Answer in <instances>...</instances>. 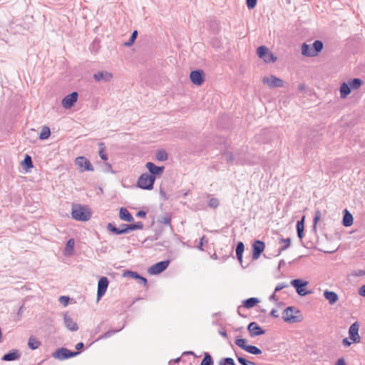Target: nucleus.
<instances>
[{"label": "nucleus", "mask_w": 365, "mask_h": 365, "mask_svg": "<svg viewBox=\"0 0 365 365\" xmlns=\"http://www.w3.org/2000/svg\"><path fill=\"white\" fill-rule=\"evenodd\" d=\"M256 52L258 57L265 63H274L277 60V56L265 46H259Z\"/></svg>", "instance_id": "obj_5"}, {"label": "nucleus", "mask_w": 365, "mask_h": 365, "mask_svg": "<svg viewBox=\"0 0 365 365\" xmlns=\"http://www.w3.org/2000/svg\"><path fill=\"white\" fill-rule=\"evenodd\" d=\"M220 205V201L218 199L212 197L208 201V205L209 207L212 208H217Z\"/></svg>", "instance_id": "obj_43"}, {"label": "nucleus", "mask_w": 365, "mask_h": 365, "mask_svg": "<svg viewBox=\"0 0 365 365\" xmlns=\"http://www.w3.org/2000/svg\"><path fill=\"white\" fill-rule=\"evenodd\" d=\"M262 83L269 89L283 88L284 86V81L272 74L264 76L262 78Z\"/></svg>", "instance_id": "obj_3"}, {"label": "nucleus", "mask_w": 365, "mask_h": 365, "mask_svg": "<svg viewBox=\"0 0 365 365\" xmlns=\"http://www.w3.org/2000/svg\"><path fill=\"white\" fill-rule=\"evenodd\" d=\"M236 345H237L239 347L242 349L243 350L246 351L247 350L250 345L247 344V341L245 339H237L235 341Z\"/></svg>", "instance_id": "obj_36"}, {"label": "nucleus", "mask_w": 365, "mask_h": 365, "mask_svg": "<svg viewBox=\"0 0 365 365\" xmlns=\"http://www.w3.org/2000/svg\"><path fill=\"white\" fill-rule=\"evenodd\" d=\"M108 279L106 277H102L100 278L98 283V291H97V300L99 301L100 299L105 294L106 292L107 288L108 287Z\"/></svg>", "instance_id": "obj_12"}, {"label": "nucleus", "mask_w": 365, "mask_h": 365, "mask_svg": "<svg viewBox=\"0 0 365 365\" xmlns=\"http://www.w3.org/2000/svg\"><path fill=\"white\" fill-rule=\"evenodd\" d=\"M20 354L18 350H13L12 351L5 354L2 359L4 361H14L19 359Z\"/></svg>", "instance_id": "obj_26"}, {"label": "nucleus", "mask_w": 365, "mask_h": 365, "mask_svg": "<svg viewBox=\"0 0 365 365\" xmlns=\"http://www.w3.org/2000/svg\"><path fill=\"white\" fill-rule=\"evenodd\" d=\"M113 78V73L107 71H102L93 75V78L97 82H110L112 81Z\"/></svg>", "instance_id": "obj_14"}, {"label": "nucleus", "mask_w": 365, "mask_h": 365, "mask_svg": "<svg viewBox=\"0 0 365 365\" xmlns=\"http://www.w3.org/2000/svg\"><path fill=\"white\" fill-rule=\"evenodd\" d=\"M287 287V284H279L275 288V292H278V291H280L281 289H282L284 287Z\"/></svg>", "instance_id": "obj_53"}, {"label": "nucleus", "mask_w": 365, "mask_h": 365, "mask_svg": "<svg viewBox=\"0 0 365 365\" xmlns=\"http://www.w3.org/2000/svg\"><path fill=\"white\" fill-rule=\"evenodd\" d=\"M83 347V344L82 342H79L76 344V349L78 350L81 349Z\"/></svg>", "instance_id": "obj_59"}, {"label": "nucleus", "mask_w": 365, "mask_h": 365, "mask_svg": "<svg viewBox=\"0 0 365 365\" xmlns=\"http://www.w3.org/2000/svg\"><path fill=\"white\" fill-rule=\"evenodd\" d=\"M334 365H347L346 361L344 357L339 358Z\"/></svg>", "instance_id": "obj_47"}, {"label": "nucleus", "mask_w": 365, "mask_h": 365, "mask_svg": "<svg viewBox=\"0 0 365 365\" xmlns=\"http://www.w3.org/2000/svg\"><path fill=\"white\" fill-rule=\"evenodd\" d=\"M234 159V156L232 153H227L226 155V160L227 161H232Z\"/></svg>", "instance_id": "obj_55"}, {"label": "nucleus", "mask_w": 365, "mask_h": 365, "mask_svg": "<svg viewBox=\"0 0 365 365\" xmlns=\"http://www.w3.org/2000/svg\"><path fill=\"white\" fill-rule=\"evenodd\" d=\"M51 135V130H50V128L48 127V126H43L42 128H41V133H40V135H39V138L40 140H46V139H48Z\"/></svg>", "instance_id": "obj_31"}, {"label": "nucleus", "mask_w": 365, "mask_h": 365, "mask_svg": "<svg viewBox=\"0 0 365 365\" xmlns=\"http://www.w3.org/2000/svg\"><path fill=\"white\" fill-rule=\"evenodd\" d=\"M304 219L305 217L303 216L302 220L297 224V235L300 239H302L304 237Z\"/></svg>", "instance_id": "obj_29"}, {"label": "nucleus", "mask_w": 365, "mask_h": 365, "mask_svg": "<svg viewBox=\"0 0 365 365\" xmlns=\"http://www.w3.org/2000/svg\"><path fill=\"white\" fill-rule=\"evenodd\" d=\"M247 329L252 336H256L264 334V331L261 329L259 326L255 322H251L247 327Z\"/></svg>", "instance_id": "obj_18"}, {"label": "nucleus", "mask_w": 365, "mask_h": 365, "mask_svg": "<svg viewBox=\"0 0 365 365\" xmlns=\"http://www.w3.org/2000/svg\"><path fill=\"white\" fill-rule=\"evenodd\" d=\"M77 352H72L66 348H60L56 350L53 354L52 356L59 360H63L68 359L77 355Z\"/></svg>", "instance_id": "obj_9"}, {"label": "nucleus", "mask_w": 365, "mask_h": 365, "mask_svg": "<svg viewBox=\"0 0 365 365\" xmlns=\"http://www.w3.org/2000/svg\"><path fill=\"white\" fill-rule=\"evenodd\" d=\"M58 301L61 304H62L64 307H66L69 302V297H66V296H61L59 297Z\"/></svg>", "instance_id": "obj_45"}, {"label": "nucleus", "mask_w": 365, "mask_h": 365, "mask_svg": "<svg viewBox=\"0 0 365 365\" xmlns=\"http://www.w3.org/2000/svg\"><path fill=\"white\" fill-rule=\"evenodd\" d=\"M351 93V90L346 82L341 83L339 87L340 98L341 99H346L349 95Z\"/></svg>", "instance_id": "obj_22"}, {"label": "nucleus", "mask_w": 365, "mask_h": 365, "mask_svg": "<svg viewBox=\"0 0 365 365\" xmlns=\"http://www.w3.org/2000/svg\"><path fill=\"white\" fill-rule=\"evenodd\" d=\"M282 242L285 243L284 246H283V247L282 248V250H284L285 249H287L289 246V245H290V239L289 238H287V239L282 240Z\"/></svg>", "instance_id": "obj_51"}, {"label": "nucleus", "mask_w": 365, "mask_h": 365, "mask_svg": "<svg viewBox=\"0 0 365 365\" xmlns=\"http://www.w3.org/2000/svg\"><path fill=\"white\" fill-rule=\"evenodd\" d=\"M359 324L358 322L353 323L349 329V337L354 344L360 343L361 336L359 334Z\"/></svg>", "instance_id": "obj_8"}, {"label": "nucleus", "mask_w": 365, "mask_h": 365, "mask_svg": "<svg viewBox=\"0 0 365 365\" xmlns=\"http://www.w3.org/2000/svg\"><path fill=\"white\" fill-rule=\"evenodd\" d=\"M314 51L316 52V56L318 55L319 52L323 49L324 45L321 41H315L312 44Z\"/></svg>", "instance_id": "obj_35"}, {"label": "nucleus", "mask_w": 365, "mask_h": 365, "mask_svg": "<svg viewBox=\"0 0 365 365\" xmlns=\"http://www.w3.org/2000/svg\"><path fill=\"white\" fill-rule=\"evenodd\" d=\"M155 177L145 173L140 175L137 180V186L143 190H150L153 188Z\"/></svg>", "instance_id": "obj_4"}, {"label": "nucleus", "mask_w": 365, "mask_h": 365, "mask_svg": "<svg viewBox=\"0 0 365 365\" xmlns=\"http://www.w3.org/2000/svg\"><path fill=\"white\" fill-rule=\"evenodd\" d=\"M220 365H226L225 362H222V361L220 362Z\"/></svg>", "instance_id": "obj_64"}, {"label": "nucleus", "mask_w": 365, "mask_h": 365, "mask_svg": "<svg viewBox=\"0 0 365 365\" xmlns=\"http://www.w3.org/2000/svg\"><path fill=\"white\" fill-rule=\"evenodd\" d=\"M21 165L26 172H29L34 167L31 158L29 155H26L24 160L21 162Z\"/></svg>", "instance_id": "obj_28"}, {"label": "nucleus", "mask_w": 365, "mask_h": 365, "mask_svg": "<svg viewBox=\"0 0 365 365\" xmlns=\"http://www.w3.org/2000/svg\"><path fill=\"white\" fill-rule=\"evenodd\" d=\"M225 362L226 364H230V365H232L235 363L233 359L231 358L225 359Z\"/></svg>", "instance_id": "obj_54"}, {"label": "nucleus", "mask_w": 365, "mask_h": 365, "mask_svg": "<svg viewBox=\"0 0 365 365\" xmlns=\"http://www.w3.org/2000/svg\"><path fill=\"white\" fill-rule=\"evenodd\" d=\"M352 343H353V342H352V341H351V340L349 339V338H345V339H344L342 340V344H343V346H345V347H349V346H350L351 345V344H352Z\"/></svg>", "instance_id": "obj_49"}, {"label": "nucleus", "mask_w": 365, "mask_h": 365, "mask_svg": "<svg viewBox=\"0 0 365 365\" xmlns=\"http://www.w3.org/2000/svg\"><path fill=\"white\" fill-rule=\"evenodd\" d=\"M302 54L308 57L316 56V52L314 51L313 46L305 43L302 45Z\"/></svg>", "instance_id": "obj_20"}, {"label": "nucleus", "mask_w": 365, "mask_h": 365, "mask_svg": "<svg viewBox=\"0 0 365 365\" xmlns=\"http://www.w3.org/2000/svg\"><path fill=\"white\" fill-rule=\"evenodd\" d=\"M257 0H247V5L250 9H252L256 6Z\"/></svg>", "instance_id": "obj_46"}, {"label": "nucleus", "mask_w": 365, "mask_h": 365, "mask_svg": "<svg viewBox=\"0 0 365 365\" xmlns=\"http://www.w3.org/2000/svg\"><path fill=\"white\" fill-rule=\"evenodd\" d=\"M324 297L331 305L334 304L339 299V297L336 292L329 290L324 292Z\"/></svg>", "instance_id": "obj_21"}, {"label": "nucleus", "mask_w": 365, "mask_h": 365, "mask_svg": "<svg viewBox=\"0 0 365 365\" xmlns=\"http://www.w3.org/2000/svg\"><path fill=\"white\" fill-rule=\"evenodd\" d=\"M346 83L348 84L351 91H358L364 84L363 81L358 78H349Z\"/></svg>", "instance_id": "obj_19"}, {"label": "nucleus", "mask_w": 365, "mask_h": 365, "mask_svg": "<svg viewBox=\"0 0 365 365\" xmlns=\"http://www.w3.org/2000/svg\"><path fill=\"white\" fill-rule=\"evenodd\" d=\"M155 158L159 161H165L168 160V153L164 150L157 151Z\"/></svg>", "instance_id": "obj_33"}, {"label": "nucleus", "mask_w": 365, "mask_h": 365, "mask_svg": "<svg viewBox=\"0 0 365 365\" xmlns=\"http://www.w3.org/2000/svg\"><path fill=\"white\" fill-rule=\"evenodd\" d=\"M169 261H163L158 262L148 269L150 274H158L163 272L168 266Z\"/></svg>", "instance_id": "obj_13"}, {"label": "nucleus", "mask_w": 365, "mask_h": 365, "mask_svg": "<svg viewBox=\"0 0 365 365\" xmlns=\"http://www.w3.org/2000/svg\"><path fill=\"white\" fill-rule=\"evenodd\" d=\"M141 227H142L141 222H138V224H135V225H128L126 229H128V230H135V229H140Z\"/></svg>", "instance_id": "obj_48"}, {"label": "nucleus", "mask_w": 365, "mask_h": 365, "mask_svg": "<svg viewBox=\"0 0 365 365\" xmlns=\"http://www.w3.org/2000/svg\"><path fill=\"white\" fill-rule=\"evenodd\" d=\"M258 302L257 298H250L244 302V306L246 308H251L255 306Z\"/></svg>", "instance_id": "obj_34"}, {"label": "nucleus", "mask_w": 365, "mask_h": 365, "mask_svg": "<svg viewBox=\"0 0 365 365\" xmlns=\"http://www.w3.org/2000/svg\"><path fill=\"white\" fill-rule=\"evenodd\" d=\"M247 351L250 354L259 355L262 354V351L255 346L250 345Z\"/></svg>", "instance_id": "obj_42"}, {"label": "nucleus", "mask_w": 365, "mask_h": 365, "mask_svg": "<svg viewBox=\"0 0 365 365\" xmlns=\"http://www.w3.org/2000/svg\"><path fill=\"white\" fill-rule=\"evenodd\" d=\"M265 245L263 242L257 240L252 245V258L257 259L264 251Z\"/></svg>", "instance_id": "obj_16"}, {"label": "nucleus", "mask_w": 365, "mask_h": 365, "mask_svg": "<svg viewBox=\"0 0 365 365\" xmlns=\"http://www.w3.org/2000/svg\"><path fill=\"white\" fill-rule=\"evenodd\" d=\"M78 94L77 92H73L66 96L61 101V105L65 109H70L77 102Z\"/></svg>", "instance_id": "obj_10"}, {"label": "nucleus", "mask_w": 365, "mask_h": 365, "mask_svg": "<svg viewBox=\"0 0 365 365\" xmlns=\"http://www.w3.org/2000/svg\"><path fill=\"white\" fill-rule=\"evenodd\" d=\"M244 244L242 242H239L237 244V248H236V255L237 257L238 260L242 262V253L244 252Z\"/></svg>", "instance_id": "obj_32"}, {"label": "nucleus", "mask_w": 365, "mask_h": 365, "mask_svg": "<svg viewBox=\"0 0 365 365\" xmlns=\"http://www.w3.org/2000/svg\"><path fill=\"white\" fill-rule=\"evenodd\" d=\"M237 360L242 365H257L255 362L248 361L241 356H238Z\"/></svg>", "instance_id": "obj_44"}, {"label": "nucleus", "mask_w": 365, "mask_h": 365, "mask_svg": "<svg viewBox=\"0 0 365 365\" xmlns=\"http://www.w3.org/2000/svg\"><path fill=\"white\" fill-rule=\"evenodd\" d=\"M272 314L273 316L276 317V315H275V311H272Z\"/></svg>", "instance_id": "obj_63"}, {"label": "nucleus", "mask_w": 365, "mask_h": 365, "mask_svg": "<svg viewBox=\"0 0 365 365\" xmlns=\"http://www.w3.org/2000/svg\"><path fill=\"white\" fill-rule=\"evenodd\" d=\"M220 334H221L222 336H224V337H226V336H227V334H226V332H225V331H220Z\"/></svg>", "instance_id": "obj_61"}, {"label": "nucleus", "mask_w": 365, "mask_h": 365, "mask_svg": "<svg viewBox=\"0 0 365 365\" xmlns=\"http://www.w3.org/2000/svg\"><path fill=\"white\" fill-rule=\"evenodd\" d=\"M123 275L125 277H131L133 279H138L140 283H142L144 285L146 284V282H147L146 279L138 275L136 272L128 271V272H125Z\"/></svg>", "instance_id": "obj_27"}, {"label": "nucleus", "mask_w": 365, "mask_h": 365, "mask_svg": "<svg viewBox=\"0 0 365 365\" xmlns=\"http://www.w3.org/2000/svg\"><path fill=\"white\" fill-rule=\"evenodd\" d=\"M321 217H322L321 212L319 210H316L315 215H314V220H313V222H314L313 230L315 232H317V225L318 222L320 220Z\"/></svg>", "instance_id": "obj_37"}, {"label": "nucleus", "mask_w": 365, "mask_h": 365, "mask_svg": "<svg viewBox=\"0 0 365 365\" xmlns=\"http://www.w3.org/2000/svg\"><path fill=\"white\" fill-rule=\"evenodd\" d=\"M298 91H303L306 89V86L303 83L299 84L297 87Z\"/></svg>", "instance_id": "obj_56"}, {"label": "nucleus", "mask_w": 365, "mask_h": 365, "mask_svg": "<svg viewBox=\"0 0 365 365\" xmlns=\"http://www.w3.org/2000/svg\"><path fill=\"white\" fill-rule=\"evenodd\" d=\"M75 241L73 239H70L66 245L64 249V255L66 256H71L74 252Z\"/></svg>", "instance_id": "obj_23"}, {"label": "nucleus", "mask_w": 365, "mask_h": 365, "mask_svg": "<svg viewBox=\"0 0 365 365\" xmlns=\"http://www.w3.org/2000/svg\"><path fill=\"white\" fill-rule=\"evenodd\" d=\"M170 217H162L160 220V222L161 223H163L165 225H170Z\"/></svg>", "instance_id": "obj_50"}, {"label": "nucleus", "mask_w": 365, "mask_h": 365, "mask_svg": "<svg viewBox=\"0 0 365 365\" xmlns=\"http://www.w3.org/2000/svg\"><path fill=\"white\" fill-rule=\"evenodd\" d=\"M354 221V218L352 215L347 210H344V215L343 217L342 223L345 227H349L352 225Z\"/></svg>", "instance_id": "obj_24"}, {"label": "nucleus", "mask_w": 365, "mask_h": 365, "mask_svg": "<svg viewBox=\"0 0 365 365\" xmlns=\"http://www.w3.org/2000/svg\"><path fill=\"white\" fill-rule=\"evenodd\" d=\"M213 361L210 355L207 353H205L204 359H202L200 365H212Z\"/></svg>", "instance_id": "obj_41"}, {"label": "nucleus", "mask_w": 365, "mask_h": 365, "mask_svg": "<svg viewBox=\"0 0 365 365\" xmlns=\"http://www.w3.org/2000/svg\"><path fill=\"white\" fill-rule=\"evenodd\" d=\"M108 229L115 233V234H118V235H120V234H123V233H125V232H128V229H125V230H118V228H116L115 227H114L112 224L109 223L108 225Z\"/></svg>", "instance_id": "obj_39"}, {"label": "nucleus", "mask_w": 365, "mask_h": 365, "mask_svg": "<svg viewBox=\"0 0 365 365\" xmlns=\"http://www.w3.org/2000/svg\"><path fill=\"white\" fill-rule=\"evenodd\" d=\"M64 324L68 329L71 331H76L78 329V326L76 322L67 314H64Z\"/></svg>", "instance_id": "obj_17"}, {"label": "nucleus", "mask_w": 365, "mask_h": 365, "mask_svg": "<svg viewBox=\"0 0 365 365\" xmlns=\"http://www.w3.org/2000/svg\"><path fill=\"white\" fill-rule=\"evenodd\" d=\"M119 217L121 220L126 222H132L133 221V217L130 214V212L125 208H120L119 212Z\"/></svg>", "instance_id": "obj_25"}, {"label": "nucleus", "mask_w": 365, "mask_h": 365, "mask_svg": "<svg viewBox=\"0 0 365 365\" xmlns=\"http://www.w3.org/2000/svg\"><path fill=\"white\" fill-rule=\"evenodd\" d=\"M270 299H272V300H274V301H277L278 300V298L276 295V292H274V293L270 297Z\"/></svg>", "instance_id": "obj_60"}, {"label": "nucleus", "mask_w": 365, "mask_h": 365, "mask_svg": "<svg viewBox=\"0 0 365 365\" xmlns=\"http://www.w3.org/2000/svg\"><path fill=\"white\" fill-rule=\"evenodd\" d=\"M145 215H146V213L144 211H139L137 213V216L139 217H145Z\"/></svg>", "instance_id": "obj_58"}, {"label": "nucleus", "mask_w": 365, "mask_h": 365, "mask_svg": "<svg viewBox=\"0 0 365 365\" xmlns=\"http://www.w3.org/2000/svg\"><path fill=\"white\" fill-rule=\"evenodd\" d=\"M145 168L150 172V175H153L154 177L160 176L164 170L163 166H157L154 163L151 162H148L145 164Z\"/></svg>", "instance_id": "obj_15"}, {"label": "nucleus", "mask_w": 365, "mask_h": 365, "mask_svg": "<svg viewBox=\"0 0 365 365\" xmlns=\"http://www.w3.org/2000/svg\"><path fill=\"white\" fill-rule=\"evenodd\" d=\"M191 82L197 86H200L205 81V73L202 70L193 71L190 74Z\"/></svg>", "instance_id": "obj_11"}, {"label": "nucleus", "mask_w": 365, "mask_h": 365, "mask_svg": "<svg viewBox=\"0 0 365 365\" xmlns=\"http://www.w3.org/2000/svg\"><path fill=\"white\" fill-rule=\"evenodd\" d=\"M41 342L34 336H31L29 339L28 346L30 349L34 350L39 347Z\"/></svg>", "instance_id": "obj_30"}, {"label": "nucleus", "mask_w": 365, "mask_h": 365, "mask_svg": "<svg viewBox=\"0 0 365 365\" xmlns=\"http://www.w3.org/2000/svg\"><path fill=\"white\" fill-rule=\"evenodd\" d=\"M291 285L296 289L297 294L300 296H305L309 293L306 289L308 282L302 279H293L290 282Z\"/></svg>", "instance_id": "obj_7"}, {"label": "nucleus", "mask_w": 365, "mask_h": 365, "mask_svg": "<svg viewBox=\"0 0 365 365\" xmlns=\"http://www.w3.org/2000/svg\"><path fill=\"white\" fill-rule=\"evenodd\" d=\"M137 36H138V31H134L133 32V34H132L129 41H127V42H125L123 43V45L125 46H127V47L132 46L133 44L134 41H135V39L137 38Z\"/></svg>", "instance_id": "obj_40"}, {"label": "nucleus", "mask_w": 365, "mask_h": 365, "mask_svg": "<svg viewBox=\"0 0 365 365\" xmlns=\"http://www.w3.org/2000/svg\"><path fill=\"white\" fill-rule=\"evenodd\" d=\"M99 155L100 157L104 160H107V155L106 154L103 153V150H101L99 152Z\"/></svg>", "instance_id": "obj_57"}, {"label": "nucleus", "mask_w": 365, "mask_h": 365, "mask_svg": "<svg viewBox=\"0 0 365 365\" xmlns=\"http://www.w3.org/2000/svg\"><path fill=\"white\" fill-rule=\"evenodd\" d=\"M359 294L361 297H365V284L362 285L359 289Z\"/></svg>", "instance_id": "obj_52"}, {"label": "nucleus", "mask_w": 365, "mask_h": 365, "mask_svg": "<svg viewBox=\"0 0 365 365\" xmlns=\"http://www.w3.org/2000/svg\"><path fill=\"white\" fill-rule=\"evenodd\" d=\"M283 319L289 324L299 322L302 320V317L299 310L293 307H289L282 312Z\"/></svg>", "instance_id": "obj_2"}, {"label": "nucleus", "mask_w": 365, "mask_h": 365, "mask_svg": "<svg viewBox=\"0 0 365 365\" xmlns=\"http://www.w3.org/2000/svg\"><path fill=\"white\" fill-rule=\"evenodd\" d=\"M74 164L79 173L85 171H93V167L88 159L84 156L77 157L74 160Z\"/></svg>", "instance_id": "obj_6"}, {"label": "nucleus", "mask_w": 365, "mask_h": 365, "mask_svg": "<svg viewBox=\"0 0 365 365\" xmlns=\"http://www.w3.org/2000/svg\"><path fill=\"white\" fill-rule=\"evenodd\" d=\"M351 276L353 277H361L365 276V268L353 270L351 273Z\"/></svg>", "instance_id": "obj_38"}, {"label": "nucleus", "mask_w": 365, "mask_h": 365, "mask_svg": "<svg viewBox=\"0 0 365 365\" xmlns=\"http://www.w3.org/2000/svg\"><path fill=\"white\" fill-rule=\"evenodd\" d=\"M203 240H204V237H202V238L201 239L200 245V246L198 247L200 249H201V246L202 245V241H203Z\"/></svg>", "instance_id": "obj_62"}, {"label": "nucleus", "mask_w": 365, "mask_h": 365, "mask_svg": "<svg viewBox=\"0 0 365 365\" xmlns=\"http://www.w3.org/2000/svg\"><path fill=\"white\" fill-rule=\"evenodd\" d=\"M92 212L87 206L73 204L71 207V217L77 221L86 222L91 217Z\"/></svg>", "instance_id": "obj_1"}]
</instances>
